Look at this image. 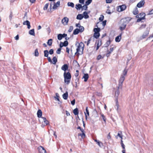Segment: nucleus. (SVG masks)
Wrapping results in <instances>:
<instances>
[{"label":"nucleus","instance_id":"1","mask_svg":"<svg viewBox=\"0 0 153 153\" xmlns=\"http://www.w3.org/2000/svg\"><path fill=\"white\" fill-rule=\"evenodd\" d=\"M84 46V45L82 42H81L79 43L76 49V51L75 53V54L78 56H79V54H82L83 53V51Z\"/></svg>","mask_w":153,"mask_h":153},{"label":"nucleus","instance_id":"2","mask_svg":"<svg viewBox=\"0 0 153 153\" xmlns=\"http://www.w3.org/2000/svg\"><path fill=\"white\" fill-rule=\"evenodd\" d=\"M64 76L65 83L67 85H68L70 83L71 77V74L69 72L66 73V72H65L64 73Z\"/></svg>","mask_w":153,"mask_h":153},{"label":"nucleus","instance_id":"3","mask_svg":"<svg viewBox=\"0 0 153 153\" xmlns=\"http://www.w3.org/2000/svg\"><path fill=\"white\" fill-rule=\"evenodd\" d=\"M127 20L126 19H122L121 20L120 22L122 24L119 28L121 31H123L125 29L127 25Z\"/></svg>","mask_w":153,"mask_h":153},{"label":"nucleus","instance_id":"4","mask_svg":"<svg viewBox=\"0 0 153 153\" xmlns=\"http://www.w3.org/2000/svg\"><path fill=\"white\" fill-rule=\"evenodd\" d=\"M126 6L125 4L119 6L117 7V10L119 12L123 11L126 8Z\"/></svg>","mask_w":153,"mask_h":153},{"label":"nucleus","instance_id":"5","mask_svg":"<svg viewBox=\"0 0 153 153\" xmlns=\"http://www.w3.org/2000/svg\"><path fill=\"white\" fill-rule=\"evenodd\" d=\"M149 30H146L143 33L142 36L140 37V40H142L146 38L148 35L149 34Z\"/></svg>","mask_w":153,"mask_h":153},{"label":"nucleus","instance_id":"6","mask_svg":"<svg viewBox=\"0 0 153 153\" xmlns=\"http://www.w3.org/2000/svg\"><path fill=\"white\" fill-rule=\"evenodd\" d=\"M107 8L108 9L106 11V13L109 14H111L112 13L114 12V8L113 7H110L109 6H108Z\"/></svg>","mask_w":153,"mask_h":153},{"label":"nucleus","instance_id":"7","mask_svg":"<svg viewBox=\"0 0 153 153\" xmlns=\"http://www.w3.org/2000/svg\"><path fill=\"white\" fill-rule=\"evenodd\" d=\"M38 150L39 153H47L46 150L42 146H40L39 147Z\"/></svg>","mask_w":153,"mask_h":153},{"label":"nucleus","instance_id":"8","mask_svg":"<svg viewBox=\"0 0 153 153\" xmlns=\"http://www.w3.org/2000/svg\"><path fill=\"white\" fill-rule=\"evenodd\" d=\"M145 3V1L144 0L141 1L137 4V6L138 8H140L143 7Z\"/></svg>","mask_w":153,"mask_h":153},{"label":"nucleus","instance_id":"9","mask_svg":"<svg viewBox=\"0 0 153 153\" xmlns=\"http://www.w3.org/2000/svg\"><path fill=\"white\" fill-rule=\"evenodd\" d=\"M68 18L67 17H64L62 20V23L64 25H67L68 22Z\"/></svg>","mask_w":153,"mask_h":153},{"label":"nucleus","instance_id":"10","mask_svg":"<svg viewBox=\"0 0 153 153\" xmlns=\"http://www.w3.org/2000/svg\"><path fill=\"white\" fill-rule=\"evenodd\" d=\"M60 2L59 1H58L56 3L54 2H53V7L52 8L54 9H56L57 7L59 6L60 5Z\"/></svg>","mask_w":153,"mask_h":153},{"label":"nucleus","instance_id":"11","mask_svg":"<svg viewBox=\"0 0 153 153\" xmlns=\"http://www.w3.org/2000/svg\"><path fill=\"white\" fill-rule=\"evenodd\" d=\"M115 48V47H111L110 49V51H109L108 50H107V53L106 54L107 57H108L110 56V54L113 51L114 48Z\"/></svg>","mask_w":153,"mask_h":153},{"label":"nucleus","instance_id":"12","mask_svg":"<svg viewBox=\"0 0 153 153\" xmlns=\"http://www.w3.org/2000/svg\"><path fill=\"white\" fill-rule=\"evenodd\" d=\"M123 33H121L119 35L117 36L115 39V41L117 42H119L120 41L121 39V36Z\"/></svg>","mask_w":153,"mask_h":153},{"label":"nucleus","instance_id":"13","mask_svg":"<svg viewBox=\"0 0 153 153\" xmlns=\"http://www.w3.org/2000/svg\"><path fill=\"white\" fill-rule=\"evenodd\" d=\"M23 25H26L27 26V28L30 29V22L28 20H26L23 22Z\"/></svg>","mask_w":153,"mask_h":153},{"label":"nucleus","instance_id":"14","mask_svg":"<svg viewBox=\"0 0 153 153\" xmlns=\"http://www.w3.org/2000/svg\"><path fill=\"white\" fill-rule=\"evenodd\" d=\"M68 68V66L66 64L64 65L61 68V69L63 70L65 72H66V71Z\"/></svg>","mask_w":153,"mask_h":153},{"label":"nucleus","instance_id":"15","mask_svg":"<svg viewBox=\"0 0 153 153\" xmlns=\"http://www.w3.org/2000/svg\"><path fill=\"white\" fill-rule=\"evenodd\" d=\"M88 78V74H84L82 78H84V81L86 82L87 81Z\"/></svg>","mask_w":153,"mask_h":153},{"label":"nucleus","instance_id":"16","mask_svg":"<svg viewBox=\"0 0 153 153\" xmlns=\"http://www.w3.org/2000/svg\"><path fill=\"white\" fill-rule=\"evenodd\" d=\"M37 114L39 118L41 117L42 114V112L40 109H39L37 111Z\"/></svg>","mask_w":153,"mask_h":153},{"label":"nucleus","instance_id":"17","mask_svg":"<svg viewBox=\"0 0 153 153\" xmlns=\"http://www.w3.org/2000/svg\"><path fill=\"white\" fill-rule=\"evenodd\" d=\"M85 117L86 120H87V114L88 116H89V114L88 110V107H87L86 108V112H85Z\"/></svg>","mask_w":153,"mask_h":153},{"label":"nucleus","instance_id":"18","mask_svg":"<svg viewBox=\"0 0 153 153\" xmlns=\"http://www.w3.org/2000/svg\"><path fill=\"white\" fill-rule=\"evenodd\" d=\"M68 96V93L66 91L65 93H64L62 95V97L65 100L67 99Z\"/></svg>","mask_w":153,"mask_h":153},{"label":"nucleus","instance_id":"19","mask_svg":"<svg viewBox=\"0 0 153 153\" xmlns=\"http://www.w3.org/2000/svg\"><path fill=\"white\" fill-rule=\"evenodd\" d=\"M81 132H82V133L79 134L78 136H80L82 138H84L85 137V131L84 130H83V131Z\"/></svg>","mask_w":153,"mask_h":153},{"label":"nucleus","instance_id":"20","mask_svg":"<svg viewBox=\"0 0 153 153\" xmlns=\"http://www.w3.org/2000/svg\"><path fill=\"white\" fill-rule=\"evenodd\" d=\"M82 7V5L81 4H78L76 5L75 8L77 10H80Z\"/></svg>","mask_w":153,"mask_h":153},{"label":"nucleus","instance_id":"21","mask_svg":"<svg viewBox=\"0 0 153 153\" xmlns=\"http://www.w3.org/2000/svg\"><path fill=\"white\" fill-rule=\"evenodd\" d=\"M52 60L53 61H52V62L51 63H53V64H55L57 62V58L56 56L53 57Z\"/></svg>","mask_w":153,"mask_h":153},{"label":"nucleus","instance_id":"22","mask_svg":"<svg viewBox=\"0 0 153 153\" xmlns=\"http://www.w3.org/2000/svg\"><path fill=\"white\" fill-rule=\"evenodd\" d=\"M125 79V77L123 75H121L120 78V79L119 80V82H123L124 81V80Z\"/></svg>","mask_w":153,"mask_h":153},{"label":"nucleus","instance_id":"23","mask_svg":"<svg viewBox=\"0 0 153 153\" xmlns=\"http://www.w3.org/2000/svg\"><path fill=\"white\" fill-rule=\"evenodd\" d=\"M83 17L85 19H86L89 18V16L88 15V13L87 12L85 11L83 13Z\"/></svg>","mask_w":153,"mask_h":153},{"label":"nucleus","instance_id":"24","mask_svg":"<svg viewBox=\"0 0 153 153\" xmlns=\"http://www.w3.org/2000/svg\"><path fill=\"white\" fill-rule=\"evenodd\" d=\"M100 34L99 33H94V36L96 39H98L100 36Z\"/></svg>","mask_w":153,"mask_h":153},{"label":"nucleus","instance_id":"25","mask_svg":"<svg viewBox=\"0 0 153 153\" xmlns=\"http://www.w3.org/2000/svg\"><path fill=\"white\" fill-rule=\"evenodd\" d=\"M83 17V16L81 14H79L77 15L76 18L77 19L81 20Z\"/></svg>","mask_w":153,"mask_h":153},{"label":"nucleus","instance_id":"26","mask_svg":"<svg viewBox=\"0 0 153 153\" xmlns=\"http://www.w3.org/2000/svg\"><path fill=\"white\" fill-rule=\"evenodd\" d=\"M79 32V29L76 28L75 29L73 33V34L74 35H77L78 34Z\"/></svg>","mask_w":153,"mask_h":153},{"label":"nucleus","instance_id":"27","mask_svg":"<svg viewBox=\"0 0 153 153\" xmlns=\"http://www.w3.org/2000/svg\"><path fill=\"white\" fill-rule=\"evenodd\" d=\"M73 112L74 115H77L79 114L78 109L77 108L74 109L73 111Z\"/></svg>","mask_w":153,"mask_h":153},{"label":"nucleus","instance_id":"28","mask_svg":"<svg viewBox=\"0 0 153 153\" xmlns=\"http://www.w3.org/2000/svg\"><path fill=\"white\" fill-rule=\"evenodd\" d=\"M119 89H117V91H116L115 92V97H116V99L117 98L118 99V97L119 95L120 92L119 91Z\"/></svg>","mask_w":153,"mask_h":153},{"label":"nucleus","instance_id":"29","mask_svg":"<svg viewBox=\"0 0 153 153\" xmlns=\"http://www.w3.org/2000/svg\"><path fill=\"white\" fill-rule=\"evenodd\" d=\"M29 33L30 34L32 35L35 36V33L34 29H32L29 31Z\"/></svg>","mask_w":153,"mask_h":153},{"label":"nucleus","instance_id":"30","mask_svg":"<svg viewBox=\"0 0 153 153\" xmlns=\"http://www.w3.org/2000/svg\"><path fill=\"white\" fill-rule=\"evenodd\" d=\"M101 44V41H100V42L99 40L98 41L97 44V46L96 48V51L100 47V46Z\"/></svg>","mask_w":153,"mask_h":153},{"label":"nucleus","instance_id":"31","mask_svg":"<svg viewBox=\"0 0 153 153\" xmlns=\"http://www.w3.org/2000/svg\"><path fill=\"white\" fill-rule=\"evenodd\" d=\"M44 53L45 57H48V56L49 52L48 50H45L44 51Z\"/></svg>","mask_w":153,"mask_h":153},{"label":"nucleus","instance_id":"32","mask_svg":"<svg viewBox=\"0 0 153 153\" xmlns=\"http://www.w3.org/2000/svg\"><path fill=\"white\" fill-rule=\"evenodd\" d=\"M47 44L49 46H51L52 44V39H49L48 40Z\"/></svg>","mask_w":153,"mask_h":153},{"label":"nucleus","instance_id":"33","mask_svg":"<svg viewBox=\"0 0 153 153\" xmlns=\"http://www.w3.org/2000/svg\"><path fill=\"white\" fill-rule=\"evenodd\" d=\"M67 5L68 6L71 7H74V4L73 2H68L67 4Z\"/></svg>","mask_w":153,"mask_h":153},{"label":"nucleus","instance_id":"34","mask_svg":"<svg viewBox=\"0 0 153 153\" xmlns=\"http://www.w3.org/2000/svg\"><path fill=\"white\" fill-rule=\"evenodd\" d=\"M39 55V53L38 52V49L36 48V49L35 50V51H34V56H38Z\"/></svg>","mask_w":153,"mask_h":153},{"label":"nucleus","instance_id":"35","mask_svg":"<svg viewBox=\"0 0 153 153\" xmlns=\"http://www.w3.org/2000/svg\"><path fill=\"white\" fill-rule=\"evenodd\" d=\"M100 29L99 28H94V33H99V32L100 31Z\"/></svg>","mask_w":153,"mask_h":153},{"label":"nucleus","instance_id":"36","mask_svg":"<svg viewBox=\"0 0 153 153\" xmlns=\"http://www.w3.org/2000/svg\"><path fill=\"white\" fill-rule=\"evenodd\" d=\"M123 82H119L118 86L117 87L118 89L122 88V86H123Z\"/></svg>","mask_w":153,"mask_h":153},{"label":"nucleus","instance_id":"37","mask_svg":"<svg viewBox=\"0 0 153 153\" xmlns=\"http://www.w3.org/2000/svg\"><path fill=\"white\" fill-rule=\"evenodd\" d=\"M82 10H83V9L85 10H87V8H88V6L85 4L83 6H82Z\"/></svg>","mask_w":153,"mask_h":153},{"label":"nucleus","instance_id":"38","mask_svg":"<svg viewBox=\"0 0 153 153\" xmlns=\"http://www.w3.org/2000/svg\"><path fill=\"white\" fill-rule=\"evenodd\" d=\"M79 32L80 33H82L84 31V28L83 26H81L79 27Z\"/></svg>","mask_w":153,"mask_h":153},{"label":"nucleus","instance_id":"39","mask_svg":"<svg viewBox=\"0 0 153 153\" xmlns=\"http://www.w3.org/2000/svg\"><path fill=\"white\" fill-rule=\"evenodd\" d=\"M115 101H116V105L117 107V110H118L119 108V104L118 103V99H117V98H116Z\"/></svg>","mask_w":153,"mask_h":153},{"label":"nucleus","instance_id":"40","mask_svg":"<svg viewBox=\"0 0 153 153\" xmlns=\"http://www.w3.org/2000/svg\"><path fill=\"white\" fill-rule=\"evenodd\" d=\"M111 41L110 40L106 42L105 44V47H107L109 46L110 45Z\"/></svg>","mask_w":153,"mask_h":153},{"label":"nucleus","instance_id":"41","mask_svg":"<svg viewBox=\"0 0 153 153\" xmlns=\"http://www.w3.org/2000/svg\"><path fill=\"white\" fill-rule=\"evenodd\" d=\"M92 0H88L85 2V4L87 6L89 5L92 2Z\"/></svg>","mask_w":153,"mask_h":153},{"label":"nucleus","instance_id":"42","mask_svg":"<svg viewBox=\"0 0 153 153\" xmlns=\"http://www.w3.org/2000/svg\"><path fill=\"white\" fill-rule=\"evenodd\" d=\"M146 26V24L142 25H141V26H140V27L139 28V29L141 30V29H143V28H145Z\"/></svg>","mask_w":153,"mask_h":153},{"label":"nucleus","instance_id":"43","mask_svg":"<svg viewBox=\"0 0 153 153\" xmlns=\"http://www.w3.org/2000/svg\"><path fill=\"white\" fill-rule=\"evenodd\" d=\"M62 37L61 34H59L57 36V38L58 40H61Z\"/></svg>","mask_w":153,"mask_h":153},{"label":"nucleus","instance_id":"44","mask_svg":"<svg viewBox=\"0 0 153 153\" xmlns=\"http://www.w3.org/2000/svg\"><path fill=\"white\" fill-rule=\"evenodd\" d=\"M68 42L67 41H65L63 43V44L64 47H66L68 45Z\"/></svg>","mask_w":153,"mask_h":153},{"label":"nucleus","instance_id":"45","mask_svg":"<svg viewBox=\"0 0 153 153\" xmlns=\"http://www.w3.org/2000/svg\"><path fill=\"white\" fill-rule=\"evenodd\" d=\"M18 105V104L16 103H14L11 104V106L13 108H16Z\"/></svg>","mask_w":153,"mask_h":153},{"label":"nucleus","instance_id":"46","mask_svg":"<svg viewBox=\"0 0 153 153\" xmlns=\"http://www.w3.org/2000/svg\"><path fill=\"white\" fill-rule=\"evenodd\" d=\"M120 134H122V132L121 131H120L118 132V133L117 134V136H118L119 137H120V138H121L122 139V135H121Z\"/></svg>","mask_w":153,"mask_h":153},{"label":"nucleus","instance_id":"47","mask_svg":"<svg viewBox=\"0 0 153 153\" xmlns=\"http://www.w3.org/2000/svg\"><path fill=\"white\" fill-rule=\"evenodd\" d=\"M97 143L98 145V146L100 147H101L102 146H103V144L102 143L100 142L99 140H98V141L97 142Z\"/></svg>","mask_w":153,"mask_h":153},{"label":"nucleus","instance_id":"48","mask_svg":"<svg viewBox=\"0 0 153 153\" xmlns=\"http://www.w3.org/2000/svg\"><path fill=\"white\" fill-rule=\"evenodd\" d=\"M139 16L140 17H144V19H145V14L144 13H140L139 14Z\"/></svg>","mask_w":153,"mask_h":153},{"label":"nucleus","instance_id":"49","mask_svg":"<svg viewBox=\"0 0 153 153\" xmlns=\"http://www.w3.org/2000/svg\"><path fill=\"white\" fill-rule=\"evenodd\" d=\"M101 116L102 117V119L105 122H106V117H105V116L103 114H101Z\"/></svg>","mask_w":153,"mask_h":153},{"label":"nucleus","instance_id":"50","mask_svg":"<svg viewBox=\"0 0 153 153\" xmlns=\"http://www.w3.org/2000/svg\"><path fill=\"white\" fill-rule=\"evenodd\" d=\"M48 3H47V4H46L44 6V8H43V10H46L47 8H48Z\"/></svg>","mask_w":153,"mask_h":153},{"label":"nucleus","instance_id":"51","mask_svg":"<svg viewBox=\"0 0 153 153\" xmlns=\"http://www.w3.org/2000/svg\"><path fill=\"white\" fill-rule=\"evenodd\" d=\"M127 71L126 69H125L123 72V74L122 75L124 76H125L127 74Z\"/></svg>","mask_w":153,"mask_h":153},{"label":"nucleus","instance_id":"52","mask_svg":"<svg viewBox=\"0 0 153 153\" xmlns=\"http://www.w3.org/2000/svg\"><path fill=\"white\" fill-rule=\"evenodd\" d=\"M74 29L73 27V26H71L69 27V28L68 30V31L69 32H71Z\"/></svg>","mask_w":153,"mask_h":153},{"label":"nucleus","instance_id":"53","mask_svg":"<svg viewBox=\"0 0 153 153\" xmlns=\"http://www.w3.org/2000/svg\"><path fill=\"white\" fill-rule=\"evenodd\" d=\"M50 54L52 55L53 53L54 50L53 49H51L48 52Z\"/></svg>","mask_w":153,"mask_h":153},{"label":"nucleus","instance_id":"54","mask_svg":"<svg viewBox=\"0 0 153 153\" xmlns=\"http://www.w3.org/2000/svg\"><path fill=\"white\" fill-rule=\"evenodd\" d=\"M104 18V16L103 15H101L100 17L99 18V20L100 21H102Z\"/></svg>","mask_w":153,"mask_h":153},{"label":"nucleus","instance_id":"55","mask_svg":"<svg viewBox=\"0 0 153 153\" xmlns=\"http://www.w3.org/2000/svg\"><path fill=\"white\" fill-rule=\"evenodd\" d=\"M13 16V13L12 12H10V14L9 16V18L10 20H11L12 17Z\"/></svg>","mask_w":153,"mask_h":153},{"label":"nucleus","instance_id":"56","mask_svg":"<svg viewBox=\"0 0 153 153\" xmlns=\"http://www.w3.org/2000/svg\"><path fill=\"white\" fill-rule=\"evenodd\" d=\"M61 48H59L56 51V53L58 54H60L61 53Z\"/></svg>","mask_w":153,"mask_h":153},{"label":"nucleus","instance_id":"57","mask_svg":"<svg viewBox=\"0 0 153 153\" xmlns=\"http://www.w3.org/2000/svg\"><path fill=\"white\" fill-rule=\"evenodd\" d=\"M96 95L99 97H102V94L101 93L98 92H96Z\"/></svg>","mask_w":153,"mask_h":153},{"label":"nucleus","instance_id":"58","mask_svg":"<svg viewBox=\"0 0 153 153\" xmlns=\"http://www.w3.org/2000/svg\"><path fill=\"white\" fill-rule=\"evenodd\" d=\"M56 97H55V98L58 101H59L60 100H59V96L58 95V93H56Z\"/></svg>","mask_w":153,"mask_h":153},{"label":"nucleus","instance_id":"59","mask_svg":"<svg viewBox=\"0 0 153 153\" xmlns=\"http://www.w3.org/2000/svg\"><path fill=\"white\" fill-rule=\"evenodd\" d=\"M91 38H90L88 39V40L87 42V46H88L89 44L90 43L91 41Z\"/></svg>","mask_w":153,"mask_h":153},{"label":"nucleus","instance_id":"60","mask_svg":"<svg viewBox=\"0 0 153 153\" xmlns=\"http://www.w3.org/2000/svg\"><path fill=\"white\" fill-rule=\"evenodd\" d=\"M133 13L134 15H136L138 14V11L137 10V8H136V10L133 11Z\"/></svg>","mask_w":153,"mask_h":153},{"label":"nucleus","instance_id":"61","mask_svg":"<svg viewBox=\"0 0 153 153\" xmlns=\"http://www.w3.org/2000/svg\"><path fill=\"white\" fill-rule=\"evenodd\" d=\"M144 19V17H140V18H139V19H138L137 20V22H140L142 20V19Z\"/></svg>","mask_w":153,"mask_h":153},{"label":"nucleus","instance_id":"62","mask_svg":"<svg viewBox=\"0 0 153 153\" xmlns=\"http://www.w3.org/2000/svg\"><path fill=\"white\" fill-rule=\"evenodd\" d=\"M101 55H99L97 56V60H99L101 58Z\"/></svg>","mask_w":153,"mask_h":153},{"label":"nucleus","instance_id":"63","mask_svg":"<svg viewBox=\"0 0 153 153\" xmlns=\"http://www.w3.org/2000/svg\"><path fill=\"white\" fill-rule=\"evenodd\" d=\"M112 0H106V3H110L112 2Z\"/></svg>","mask_w":153,"mask_h":153},{"label":"nucleus","instance_id":"64","mask_svg":"<svg viewBox=\"0 0 153 153\" xmlns=\"http://www.w3.org/2000/svg\"><path fill=\"white\" fill-rule=\"evenodd\" d=\"M44 122L46 124V125H47L49 124V122L47 120H45L44 121Z\"/></svg>","mask_w":153,"mask_h":153}]
</instances>
